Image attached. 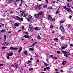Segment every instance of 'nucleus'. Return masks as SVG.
Masks as SVG:
<instances>
[{
  "mask_svg": "<svg viewBox=\"0 0 73 73\" xmlns=\"http://www.w3.org/2000/svg\"><path fill=\"white\" fill-rule=\"evenodd\" d=\"M63 8H64V9H66L67 11H68L69 12H72V11L71 10L69 9H68L66 7V6H63Z\"/></svg>",
  "mask_w": 73,
  "mask_h": 73,
  "instance_id": "obj_1",
  "label": "nucleus"
},
{
  "mask_svg": "<svg viewBox=\"0 0 73 73\" xmlns=\"http://www.w3.org/2000/svg\"><path fill=\"white\" fill-rule=\"evenodd\" d=\"M61 52L63 53H64V54H66L68 56V55H70V53L69 52H68L67 51H65L62 50Z\"/></svg>",
  "mask_w": 73,
  "mask_h": 73,
  "instance_id": "obj_2",
  "label": "nucleus"
},
{
  "mask_svg": "<svg viewBox=\"0 0 73 73\" xmlns=\"http://www.w3.org/2000/svg\"><path fill=\"white\" fill-rule=\"evenodd\" d=\"M68 45V44H65L64 45V46H62L61 47V49H65V48H66Z\"/></svg>",
  "mask_w": 73,
  "mask_h": 73,
  "instance_id": "obj_3",
  "label": "nucleus"
},
{
  "mask_svg": "<svg viewBox=\"0 0 73 73\" xmlns=\"http://www.w3.org/2000/svg\"><path fill=\"white\" fill-rule=\"evenodd\" d=\"M60 28L61 30L62 31V32H64L65 30H64V27L63 26L61 25L60 26Z\"/></svg>",
  "mask_w": 73,
  "mask_h": 73,
  "instance_id": "obj_4",
  "label": "nucleus"
},
{
  "mask_svg": "<svg viewBox=\"0 0 73 73\" xmlns=\"http://www.w3.org/2000/svg\"><path fill=\"white\" fill-rule=\"evenodd\" d=\"M34 17L36 19H37L39 17V15L38 14H35Z\"/></svg>",
  "mask_w": 73,
  "mask_h": 73,
  "instance_id": "obj_5",
  "label": "nucleus"
},
{
  "mask_svg": "<svg viewBox=\"0 0 73 73\" xmlns=\"http://www.w3.org/2000/svg\"><path fill=\"white\" fill-rule=\"evenodd\" d=\"M48 19L50 21H53V19H52V18L51 15H49L48 17Z\"/></svg>",
  "mask_w": 73,
  "mask_h": 73,
  "instance_id": "obj_6",
  "label": "nucleus"
},
{
  "mask_svg": "<svg viewBox=\"0 0 73 73\" xmlns=\"http://www.w3.org/2000/svg\"><path fill=\"white\" fill-rule=\"evenodd\" d=\"M13 54V52H11V53L10 54L7 53L6 54L7 56H12Z\"/></svg>",
  "mask_w": 73,
  "mask_h": 73,
  "instance_id": "obj_7",
  "label": "nucleus"
},
{
  "mask_svg": "<svg viewBox=\"0 0 73 73\" xmlns=\"http://www.w3.org/2000/svg\"><path fill=\"white\" fill-rule=\"evenodd\" d=\"M10 49H11V50H17L18 49V48H15L13 47H11L10 48Z\"/></svg>",
  "mask_w": 73,
  "mask_h": 73,
  "instance_id": "obj_8",
  "label": "nucleus"
},
{
  "mask_svg": "<svg viewBox=\"0 0 73 73\" xmlns=\"http://www.w3.org/2000/svg\"><path fill=\"white\" fill-rule=\"evenodd\" d=\"M42 4H41L40 5L38 6H36V8H38V9H41V6H42Z\"/></svg>",
  "mask_w": 73,
  "mask_h": 73,
  "instance_id": "obj_9",
  "label": "nucleus"
},
{
  "mask_svg": "<svg viewBox=\"0 0 73 73\" xmlns=\"http://www.w3.org/2000/svg\"><path fill=\"white\" fill-rule=\"evenodd\" d=\"M9 43H8V42H4L3 44V45H9Z\"/></svg>",
  "mask_w": 73,
  "mask_h": 73,
  "instance_id": "obj_10",
  "label": "nucleus"
},
{
  "mask_svg": "<svg viewBox=\"0 0 73 73\" xmlns=\"http://www.w3.org/2000/svg\"><path fill=\"white\" fill-rule=\"evenodd\" d=\"M23 49L22 48V47H20L19 48V51H18V52H19V53H20L21 51V50H22Z\"/></svg>",
  "mask_w": 73,
  "mask_h": 73,
  "instance_id": "obj_11",
  "label": "nucleus"
},
{
  "mask_svg": "<svg viewBox=\"0 0 73 73\" xmlns=\"http://www.w3.org/2000/svg\"><path fill=\"white\" fill-rule=\"evenodd\" d=\"M23 53L25 54V55H27L28 54V52H27V51L25 50L23 52Z\"/></svg>",
  "mask_w": 73,
  "mask_h": 73,
  "instance_id": "obj_12",
  "label": "nucleus"
},
{
  "mask_svg": "<svg viewBox=\"0 0 73 73\" xmlns=\"http://www.w3.org/2000/svg\"><path fill=\"white\" fill-rule=\"evenodd\" d=\"M34 29L35 30H40V28H38L37 27H35L34 28Z\"/></svg>",
  "mask_w": 73,
  "mask_h": 73,
  "instance_id": "obj_13",
  "label": "nucleus"
},
{
  "mask_svg": "<svg viewBox=\"0 0 73 73\" xmlns=\"http://www.w3.org/2000/svg\"><path fill=\"white\" fill-rule=\"evenodd\" d=\"M24 37L25 38H29V36H28V35H27L24 36Z\"/></svg>",
  "mask_w": 73,
  "mask_h": 73,
  "instance_id": "obj_14",
  "label": "nucleus"
},
{
  "mask_svg": "<svg viewBox=\"0 0 73 73\" xmlns=\"http://www.w3.org/2000/svg\"><path fill=\"white\" fill-rule=\"evenodd\" d=\"M42 12L41 11H40L38 13V14L39 15H42Z\"/></svg>",
  "mask_w": 73,
  "mask_h": 73,
  "instance_id": "obj_15",
  "label": "nucleus"
},
{
  "mask_svg": "<svg viewBox=\"0 0 73 73\" xmlns=\"http://www.w3.org/2000/svg\"><path fill=\"white\" fill-rule=\"evenodd\" d=\"M31 62H32L31 61L28 60L27 62H26L27 64H29L30 63H31Z\"/></svg>",
  "mask_w": 73,
  "mask_h": 73,
  "instance_id": "obj_16",
  "label": "nucleus"
},
{
  "mask_svg": "<svg viewBox=\"0 0 73 73\" xmlns=\"http://www.w3.org/2000/svg\"><path fill=\"white\" fill-rule=\"evenodd\" d=\"M28 13H25L24 15V17H27V16H28Z\"/></svg>",
  "mask_w": 73,
  "mask_h": 73,
  "instance_id": "obj_17",
  "label": "nucleus"
},
{
  "mask_svg": "<svg viewBox=\"0 0 73 73\" xmlns=\"http://www.w3.org/2000/svg\"><path fill=\"white\" fill-rule=\"evenodd\" d=\"M29 28H30V29H31L32 28H33V26H32V25H29Z\"/></svg>",
  "mask_w": 73,
  "mask_h": 73,
  "instance_id": "obj_18",
  "label": "nucleus"
},
{
  "mask_svg": "<svg viewBox=\"0 0 73 73\" xmlns=\"http://www.w3.org/2000/svg\"><path fill=\"white\" fill-rule=\"evenodd\" d=\"M15 25L16 27H19V24H18L17 23H15Z\"/></svg>",
  "mask_w": 73,
  "mask_h": 73,
  "instance_id": "obj_19",
  "label": "nucleus"
},
{
  "mask_svg": "<svg viewBox=\"0 0 73 73\" xmlns=\"http://www.w3.org/2000/svg\"><path fill=\"white\" fill-rule=\"evenodd\" d=\"M65 63H66V61L64 60L62 62V65H65Z\"/></svg>",
  "mask_w": 73,
  "mask_h": 73,
  "instance_id": "obj_20",
  "label": "nucleus"
},
{
  "mask_svg": "<svg viewBox=\"0 0 73 73\" xmlns=\"http://www.w3.org/2000/svg\"><path fill=\"white\" fill-rule=\"evenodd\" d=\"M6 31V30L5 29H2L1 30V32H4Z\"/></svg>",
  "mask_w": 73,
  "mask_h": 73,
  "instance_id": "obj_21",
  "label": "nucleus"
},
{
  "mask_svg": "<svg viewBox=\"0 0 73 73\" xmlns=\"http://www.w3.org/2000/svg\"><path fill=\"white\" fill-rule=\"evenodd\" d=\"M13 1V0H9V2L10 3H12Z\"/></svg>",
  "mask_w": 73,
  "mask_h": 73,
  "instance_id": "obj_22",
  "label": "nucleus"
},
{
  "mask_svg": "<svg viewBox=\"0 0 73 73\" xmlns=\"http://www.w3.org/2000/svg\"><path fill=\"white\" fill-rule=\"evenodd\" d=\"M37 38L38 39V40H40V39H41V37L39 35H38L37 36Z\"/></svg>",
  "mask_w": 73,
  "mask_h": 73,
  "instance_id": "obj_23",
  "label": "nucleus"
},
{
  "mask_svg": "<svg viewBox=\"0 0 73 73\" xmlns=\"http://www.w3.org/2000/svg\"><path fill=\"white\" fill-rule=\"evenodd\" d=\"M36 44H37V42H35V43L33 44V45L31 46V47H32V46H34Z\"/></svg>",
  "mask_w": 73,
  "mask_h": 73,
  "instance_id": "obj_24",
  "label": "nucleus"
},
{
  "mask_svg": "<svg viewBox=\"0 0 73 73\" xmlns=\"http://www.w3.org/2000/svg\"><path fill=\"white\" fill-rule=\"evenodd\" d=\"M64 56H65V57H68V55H67L66 54H64Z\"/></svg>",
  "mask_w": 73,
  "mask_h": 73,
  "instance_id": "obj_25",
  "label": "nucleus"
},
{
  "mask_svg": "<svg viewBox=\"0 0 73 73\" xmlns=\"http://www.w3.org/2000/svg\"><path fill=\"white\" fill-rule=\"evenodd\" d=\"M30 50H31V51H33V50H34V49L32 48H30Z\"/></svg>",
  "mask_w": 73,
  "mask_h": 73,
  "instance_id": "obj_26",
  "label": "nucleus"
},
{
  "mask_svg": "<svg viewBox=\"0 0 73 73\" xmlns=\"http://www.w3.org/2000/svg\"><path fill=\"white\" fill-rule=\"evenodd\" d=\"M24 13H25V11H23V12H22V14H21V16H23V15Z\"/></svg>",
  "mask_w": 73,
  "mask_h": 73,
  "instance_id": "obj_27",
  "label": "nucleus"
},
{
  "mask_svg": "<svg viewBox=\"0 0 73 73\" xmlns=\"http://www.w3.org/2000/svg\"><path fill=\"white\" fill-rule=\"evenodd\" d=\"M17 18L18 19V20H19V21H20V18L18 16H17Z\"/></svg>",
  "mask_w": 73,
  "mask_h": 73,
  "instance_id": "obj_28",
  "label": "nucleus"
},
{
  "mask_svg": "<svg viewBox=\"0 0 73 73\" xmlns=\"http://www.w3.org/2000/svg\"><path fill=\"white\" fill-rule=\"evenodd\" d=\"M30 31L31 32H33V29L32 28L30 29Z\"/></svg>",
  "mask_w": 73,
  "mask_h": 73,
  "instance_id": "obj_29",
  "label": "nucleus"
},
{
  "mask_svg": "<svg viewBox=\"0 0 73 73\" xmlns=\"http://www.w3.org/2000/svg\"><path fill=\"white\" fill-rule=\"evenodd\" d=\"M15 68H17L19 67V65L17 64L15 65Z\"/></svg>",
  "mask_w": 73,
  "mask_h": 73,
  "instance_id": "obj_30",
  "label": "nucleus"
},
{
  "mask_svg": "<svg viewBox=\"0 0 73 73\" xmlns=\"http://www.w3.org/2000/svg\"><path fill=\"white\" fill-rule=\"evenodd\" d=\"M23 20H24V19L23 18H21V19L20 18V20H21V21H23Z\"/></svg>",
  "mask_w": 73,
  "mask_h": 73,
  "instance_id": "obj_31",
  "label": "nucleus"
},
{
  "mask_svg": "<svg viewBox=\"0 0 73 73\" xmlns=\"http://www.w3.org/2000/svg\"><path fill=\"white\" fill-rule=\"evenodd\" d=\"M43 7L44 8H46L47 7V5H44Z\"/></svg>",
  "mask_w": 73,
  "mask_h": 73,
  "instance_id": "obj_32",
  "label": "nucleus"
},
{
  "mask_svg": "<svg viewBox=\"0 0 73 73\" xmlns=\"http://www.w3.org/2000/svg\"><path fill=\"white\" fill-rule=\"evenodd\" d=\"M48 9H52V7H48Z\"/></svg>",
  "mask_w": 73,
  "mask_h": 73,
  "instance_id": "obj_33",
  "label": "nucleus"
},
{
  "mask_svg": "<svg viewBox=\"0 0 73 73\" xmlns=\"http://www.w3.org/2000/svg\"><path fill=\"white\" fill-rule=\"evenodd\" d=\"M50 28H53V25H51L50 26Z\"/></svg>",
  "mask_w": 73,
  "mask_h": 73,
  "instance_id": "obj_34",
  "label": "nucleus"
},
{
  "mask_svg": "<svg viewBox=\"0 0 73 73\" xmlns=\"http://www.w3.org/2000/svg\"><path fill=\"white\" fill-rule=\"evenodd\" d=\"M29 70H33V68H31L29 69Z\"/></svg>",
  "mask_w": 73,
  "mask_h": 73,
  "instance_id": "obj_35",
  "label": "nucleus"
},
{
  "mask_svg": "<svg viewBox=\"0 0 73 73\" xmlns=\"http://www.w3.org/2000/svg\"><path fill=\"white\" fill-rule=\"evenodd\" d=\"M3 41L4 42H5V41H6V38H4V40Z\"/></svg>",
  "mask_w": 73,
  "mask_h": 73,
  "instance_id": "obj_36",
  "label": "nucleus"
},
{
  "mask_svg": "<svg viewBox=\"0 0 73 73\" xmlns=\"http://www.w3.org/2000/svg\"><path fill=\"white\" fill-rule=\"evenodd\" d=\"M2 49H7V47H3L2 48Z\"/></svg>",
  "mask_w": 73,
  "mask_h": 73,
  "instance_id": "obj_37",
  "label": "nucleus"
},
{
  "mask_svg": "<svg viewBox=\"0 0 73 73\" xmlns=\"http://www.w3.org/2000/svg\"><path fill=\"white\" fill-rule=\"evenodd\" d=\"M54 41H57L58 40V39H57V38H54Z\"/></svg>",
  "mask_w": 73,
  "mask_h": 73,
  "instance_id": "obj_38",
  "label": "nucleus"
},
{
  "mask_svg": "<svg viewBox=\"0 0 73 73\" xmlns=\"http://www.w3.org/2000/svg\"><path fill=\"white\" fill-rule=\"evenodd\" d=\"M4 65V64H0V66H3Z\"/></svg>",
  "mask_w": 73,
  "mask_h": 73,
  "instance_id": "obj_39",
  "label": "nucleus"
},
{
  "mask_svg": "<svg viewBox=\"0 0 73 73\" xmlns=\"http://www.w3.org/2000/svg\"><path fill=\"white\" fill-rule=\"evenodd\" d=\"M64 22L63 21H60V23H63Z\"/></svg>",
  "mask_w": 73,
  "mask_h": 73,
  "instance_id": "obj_40",
  "label": "nucleus"
},
{
  "mask_svg": "<svg viewBox=\"0 0 73 73\" xmlns=\"http://www.w3.org/2000/svg\"><path fill=\"white\" fill-rule=\"evenodd\" d=\"M46 69H47V70H49V67H47L46 68Z\"/></svg>",
  "mask_w": 73,
  "mask_h": 73,
  "instance_id": "obj_41",
  "label": "nucleus"
},
{
  "mask_svg": "<svg viewBox=\"0 0 73 73\" xmlns=\"http://www.w3.org/2000/svg\"><path fill=\"white\" fill-rule=\"evenodd\" d=\"M29 18H30V19H32V17L31 16V15H29Z\"/></svg>",
  "mask_w": 73,
  "mask_h": 73,
  "instance_id": "obj_42",
  "label": "nucleus"
},
{
  "mask_svg": "<svg viewBox=\"0 0 73 73\" xmlns=\"http://www.w3.org/2000/svg\"><path fill=\"white\" fill-rule=\"evenodd\" d=\"M61 39H62V40H64V37L63 36H62L61 37Z\"/></svg>",
  "mask_w": 73,
  "mask_h": 73,
  "instance_id": "obj_43",
  "label": "nucleus"
},
{
  "mask_svg": "<svg viewBox=\"0 0 73 73\" xmlns=\"http://www.w3.org/2000/svg\"><path fill=\"white\" fill-rule=\"evenodd\" d=\"M70 46L72 47L73 46V45L72 44H70Z\"/></svg>",
  "mask_w": 73,
  "mask_h": 73,
  "instance_id": "obj_44",
  "label": "nucleus"
},
{
  "mask_svg": "<svg viewBox=\"0 0 73 73\" xmlns=\"http://www.w3.org/2000/svg\"><path fill=\"white\" fill-rule=\"evenodd\" d=\"M56 14H58V13H59V12L58 11H57L56 12Z\"/></svg>",
  "mask_w": 73,
  "mask_h": 73,
  "instance_id": "obj_45",
  "label": "nucleus"
},
{
  "mask_svg": "<svg viewBox=\"0 0 73 73\" xmlns=\"http://www.w3.org/2000/svg\"><path fill=\"white\" fill-rule=\"evenodd\" d=\"M57 54H59V53H60V52L59 51H58L57 52Z\"/></svg>",
  "mask_w": 73,
  "mask_h": 73,
  "instance_id": "obj_46",
  "label": "nucleus"
},
{
  "mask_svg": "<svg viewBox=\"0 0 73 73\" xmlns=\"http://www.w3.org/2000/svg\"><path fill=\"white\" fill-rule=\"evenodd\" d=\"M22 28L23 29H24V26H22Z\"/></svg>",
  "mask_w": 73,
  "mask_h": 73,
  "instance_id": "obj_47",
  "label": "nucleus"
},
{
  "mask_svg": "<svg viewBox=\"0 0 73 73\" xmlns=\"http://www.w3.org/2000/svg\"><path fill=\"white\" fill-rule=\"evenodd\" d=\"M44 65L46 66H48V64L47 63H45V64H44Z\"/></svg>",
  "mask_w": 73,
  "mask_h": 73,
  "instance_id": "obj_48",
  "label": "nucleus"
},
{
  "mask_svg": "<svg viewBox=\"0 0 73 73\" xmlns=\"http://www.w3.org/2000/svg\"><path fill=\"white\" fill-rule=\"evenodd\" d=\"M53 58H54L55 59H57V57H53Z\"/></svg>",
  "mask_w": 73,
  "mask_h": 73,
  "instance_id": "obj_49",
  "label": "nucleus"
},
{
  "mask_svg": "<svg viewBox=\"0 0 73 73\" xmlns=\"http://www.w3.org/2000/svg\"><path fill=\"white\" fill-rule=\"evenodd\" d=\"M7 58H8V59H9V56L7 55Z\"/></svg>",
  "mask_w": 73,
  "mask_h": 73,
  "instance_id": "obj_50",
  "label": "nucleus"
},
{
  "mask_svg": "<svg viewBox=\"0 0 73 73\" xmlns=\"http://www.w3.org/2000/svg\"><path fill=\"white\" fill-rule=\"evenodd\" d=\"M55 70L56 72H57V71H58V70L56 68L55 69Z\"/></svg>",
  "mask_w": 73,
  "mask_h": 73,
  "instance_id": "obj_51",
  "label": "nucleus"
},
{
  "mask_svg": "<svg viewBox=\"0 0 73 73\" xmlns=\"http://www.w3.org/2000/svg\"><path fill=\"white\" fill-rule=\"evenodd\" d=\"M4 38H6V35H4Z\"/></svg>",
  "mask_w": 73,
  "mask_h": 73,
  "instance_id": "obj_52",
  "label": "nucleus"
},
{
  "mask_svg": "<svg viewBox=\"0 0 73 73\" xmlns=\"http://www.w3.org/2000/svg\"><path fill=\"white\" fill-rule=\"evenodd\" d=\"M27 20L28 21H29V18H27Z\"/></svg>",
  "mask_w": 73,
  "mask_h": 73,
  "instance_id": "obj_53",
  "label": "nucleus"
},
{
  "mask_svg": "<svg viewBox=\"0 0 73 73\" xmlns=\"http://www.w3.org/2000/svg\"><path fill=\"white\" fill-rule=\"evenodd\" d=\"M19 69L20 70H23V68H19Z\"/></svg>",
  "mask_w": 73,
  "mask_h": 73,
  "instance_id": "obj_54",
  "label": "nucleus"
},
{
  "mask_svg": "<svg viewBox=\"0 0 73 73\" xmlns=\"http://www.w3.org/2000/svg\"><path fill=\"white\" fill-rule=\"evenodd\" d=\"M36 62H39V60H38V59L37 60Z\"/></svg>",
  "mask_w": 73,
  "mask_h": 73,
  "instance_id": "obj_55",
  "label": "nucleus"
},
{
  "mask_svg": "<svg viewBox=\"0 0 73 73\" xmlns=\"http://www.w3.org/2000/svg\"><path fill=\"white\" fill-rule=\"evenodd\" d=\"M46 1L47 3H48V1L47 0H46Z\"/></svg>",
  "mask_w": 73,
  "mask_h": 73,
  "instance_id": "obj_56",
  "label": "nucleus"
},
{
  "mask_svg": "<svg viewBox=\"0 0 73 73\" xmlns=\"http://www.w3.org/2000/svg\"><path fill=\"white\" fill-rule=\"evenodd\" d=\"M67 6L68 7H69V8L70 7V6H69L68 5H67Z\"/></svg>",
  "mask_w": 73,
  "mask_h": 73,
  "instance_id": "obj_57",
  "label": "nucleus"
},
{
  "mask_svg": "<svg viewBox=\"0 0 73 73\" xmlns=\"http://www.w3.org/2000/svg\"><path fill=\"white\" fill-rule=\"evenodd\" d=\"M52 32L53 33H54V31H53Z\"/></svg>",
  "mask_w": 73,
  "mask_h": 73,
  "instance_id": "obj_58",
  "label": "nucleus"
},
{
  "mask_svg": "<svg viewBox=\"0 0 73 73\" xmlns=\"http://www.w3.org/2000/svg\"><path fill=\"white\" fill-rule=\"evenodd\" d=\"M25 34H26V35H27V34H28V32H27L25 33Z\"/></svg>",
  "mask_w": 73,
  "mask_h": 73,
  "instance_id": "obj_59",
  "label": "nucleus"
},
{
  "mask_svg": "<svg viewBox=\"0 0 73 73\" xmlns=\"http://www.w3.org/2000/svg\"><path fill=\"white\" fill-rule=\"evenodd\" d=\"M46 68H44V71H46Z\"/></svg>",
  "mask_w": 73,
  "mask_h": 73,
  "instance_id": "obj_60",
  "label": "nucleus"
},
{
  "mask_svg": "<svg viewBox=\"0 0 73 73\" xmlns=\"http://www.w3.org/2000/svg\"><path fill=\"white\" fill-rule=\"evenodd\" d=\"M21 40L22 41H23V40H24V39H23V38H21Z\"/></svg>",
  "mask_w": 73,
  "mask_h": 73,
  "instance_id": "obj_61",
  "label": "nucleus"
},
{
  "mask_svg": "<svg viewBox=\"0 0 73 73\" xmlns=\"http://www.w3.org/2000/svg\"><path fill=\"white\" fill-rule=\"evenodd\" d=\"M53 55H50V57H52L53 58Z\"/></svg>",
  "mask_w": 73,
  "mask_h": 73,
  "instance_id": "obj_62",
  "label": "nucleus"
},
{
  "mask_svg": "<svg viewBox=\"0 0 73 73\" xmlns=\"http://www.w3.org/2000/svg\"><path fill=\"white\" fill-rule=\"evenodd\" d=\"M38 57V55L36 54V55L35 57Z\"/></svg>",
  "mask_w": 73,
  "mask_h": 73,
  "instance_id": "obj_63",
  "label": "nucleus"
},
{
  "mask_svg": "<svg viewBox=\"0 0 73 73\" xmlns=\"http://www.w3.org/2000/svg\"><path fill=\"white\" fill-rule=\"evenodd\" d=\"M72 17V16H70V19H71Z\"/></svg>",
  "mask_w": 73,
  "mask_h": 73,
  "instance_id": "obj_64",
  "label": "nucleus"
}]
</instances>
